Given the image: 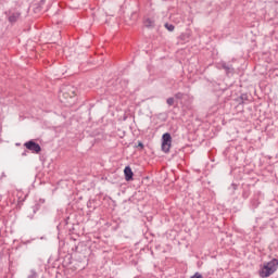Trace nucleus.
<instances>
[{
    "mask_svg": "<svg viewBox=\"0 0 278 278\" xmlns=\"http://www.w3.org/2000/svg\"><path fill=\"white\" fill-rule=\"evenodd\" d=\"M172 142H173V137H170V134L165 132L162 136V151H164V153H168V151H170Z\"/></svg>",
    "mask_w": 278,
    "mask_h": 278,
    "instance_id": "nucleus-3",
    "label": "nucleus"
},
{
    "mask_svg": "<svg viewBox=\"0 0 278 278\" xmlns=\"http://www.w3.org/2000/svg\"><path fill=\"white\" fill-rule=\"evenodd\" d=\"M165 27H166V29H167L168 31H175V26H174L173 24L166 23V24H165Z\"/></svg>",
    "mask_w": 278,
    "mask_h": 278,
    "instance_id": "nucleus-9",
    "label": "nucleus"
},
{
    "mask_svg": "<svg viewBox=\"0 0 278 278\" xmlns=\"http://www.w3.org/2000/svg\"><path fill=\"white\" fill-rule=\"evenodd\" d=\"M40 5H45V0H41V1H40Z\"/></svg>",
    "mask_w": 278,
    "mask_h": 278,
    "instance_id": "nucleus-15",
    "label": "nucleus"
},
{
    "mask_svg": "<svg viewBox=\"0 0 278 278\" xmlns=\"http://www.w3.org/2000/svg\"><path fill=\"white\" fill-rule=\"evenodd\" d=\"M184 97H186V94H185V93H181V92H177V93L175 94V99H178V100L184 99Z\"/></svg>",
    "mask_w": 278,
    "mask_h": 278,
    "instance_id": "nucleus-11",
    "label": "nucleus"
},
{
    "mask_svg": "<svg viewBox=\"0 0 278 278\" xmlns=\"http://www.w3.org/2000/svg\"><path fill=\"white\" fill-rule=\"evenodd\" d=\"M167 105H175V98H168L166 100Z\"/></svg>",
    "mask_w": 278,
    "mask_h": 278,
    "instance_id": "nucleus-12",
    "label": "nucleus"
},
{
    "mask_svg": "<svg viewBox=\"0 0 278 278\" xmlns=\"http://www.w3.org/2000/svg\"><path fill=\"white\" fill-rule=\"evenodd\" d=\"M144 25H146V27H153V21H151V18H147L144 21Z\"/></svg>",
    "mask_w": 278,
    "mask_h": 278,
    "instance_id": "nucleus-8",
    "label": "nucleus"
},
{
    "mask_svg": "<svg viewBox=\"0 0 278 278\" xmlns=\"http://www.w3.org/2000/svg\"><path fill=\"white\" fill-rule=\"evenodd\" d=\"M124 175L126 181H131L134 179V172L131 170V167L126 166L124 169Z\"/></svg>",
    "mask_w": 278,
    "mask_h": 278,
    "instance_id": "nucleus-6",
    "label": "nucleus"
},
{
    "mask_svg": "<svg viewBox=\"0 0 278 278\" xmlns=\"http://www.w3.org/2000/svg\"><path fill=\"white\" fill-rule=\"evenodd\" d=\"M138 147H140L141 149H144V143H142V141H138Z\"/></svg>",
    "mask_w": 278,
    "mask_h": 278,
    "instance_id": "nucleus-14",
    "label": "nucleus"
},
{
    "mask_svg": "<svg viewBox=\"0 0 278 278\" xmlns=\"http://www.w3.org/2000/svg\"><path fill=\"white\" fill-rule=\"evenodd\" d=\"M219 66L222 68H224V71H226L227 74L232 73V71H233V67L231 65L227 64L226 62L219 63Z\"/></svg>",
    "mask_w": 278,
    "mask_h": 278,
    "instance_id": "nucleus-7",
    "label": "nucleus"
},
{
    "mask_svg": "<svg viewBox=\"0 0 278 278\" xmlns=\"http://www.w3.org/2000/svg\"><path fill=\"white\" fill-rule=\"evenodd\" d=\"M18 18H21V12L16 11V12L9 13V17H8L9 23L14 24L18 21Z\"/></svg>",
    "mask_w": 278,
    "mask_h": 278,
    "instance_id": "nucleus-5",
    "label": "nucleus"
},
{
    "mask_svg": "<svg viewBox=\"0 0 278 278\" xmlns=\"http://www.w3.org/2000/svg\"><path fill=\"white\" fill-rule=\"evenodd\" d=\"M22 155H27V152L22 153Z\"/></svg>",
    "mask_w": 278,
    "mask_h": 278,
    "instance_id": "nucleus-16",
    "label": "nucleus"
},
{
    "mask_svg": "<svg viewBox=\"0 0 278 278\" xmlns=\"http://www.w3.org/2000/svg\"><path fill=\"white\" fill-rule=\"evenodd\" d=\"M27 278H38V273H36V270L31 269L30 275Z\"/></svg>",
    "mask_w": 278,
    "mask_h": 278,
    "instance_id": "nucleus-10",
    "label": "nucleus"
},
{
    "mask_svg": "<svg viewBox=\"0 0 278 278\" xmlns=\"http://www.w3.org/2000/svg\"><path fill=\"white\" fill-rule=\"evenodd\" d=\"M74 97H76V93H75V87L73 86L64 87L60 94V99L62 103H66V100L73 99Z\"/></svg>",
    "mask_w": 278,
    "mask_h": 278,
    "instance_id": "nucleus-2",
    "label": "nucleus"
},
{
    "mask_svg": "<svg viewBox=\"0 0 278 278\" xmlns=\"http://www.w3.org/2000/svg\"><path fill=\"white\" fill-rule=\"evenodd\" d=\"M277 268H278V260L273 258L271 261L263 264V266L258 271V275L262 278L270 277V275H275V273H277Z\"/></svg>",
    "mask_w": 278,
    "mask_h": 278,
    "instance_id": "nucleus-1",
    "label": "nucleus"
},
{
    "mask_svg": "<svg viewBox=\"0 0 278 278\" xmlns=\"http://www.w3.org/2000/svg\"><path fill=\"white\" fill-rule=\"evenodd\" d=\"M190 278H203V275H201V273L197 271L193 276H191Z\"/></svg>",
    "mask_w": 278,
    "mask_h": 278,
    "instance_id": "nucleus-13",
    "label": "nucleus"
},
{
    "mask_svg": "<svg viewBox=\"0 0 278 278\" xmlns=\"http://www.w3.org/2000/svg\"><path fill=\"white\" fill-rule=\"evenodd\" d=\"M24 147L27 148L28 151H31V153H40V151H42V148L40 147V144H38L34 140H29L25 142Z\"/></svg>",
    "mask_w": 278,
    "mask_h": 278,
    "instance_id": "nucleus-4",
    "label": "nucleus"
}]
</instances>
